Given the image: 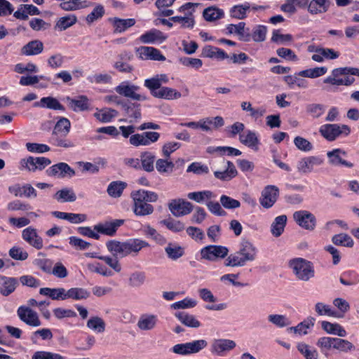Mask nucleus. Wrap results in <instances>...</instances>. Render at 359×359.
I'll list each match as a JSON object with an SVG mask.
<instances>
[{
  "label": "nucleus",
  "instance_id": "f257e3e1",
  "mask_svg": "<svg viewBox=\"0 0 359 359\" xmlns=\"http://www.w3.org/2000/svg\"><path fill=\"white\" fill-rule=\"evenodd\" d=\"M149 246V244L147 242L137 238L130 239L125 242L111 240L106 243L108 251L117 258H123L131 254L134 256L137 255L142 248Z\"/></svg>",
  "mask_w": 359,
  "mask_h": 359
},
{
  "label": "nucleus",
  "instance_id": "f03ea898",
  "mask_svg": "<svg viewBox=\"0 0 359 359\" xmlns=\"http://www.w3.org/2000/svg\"><path fill=\"white\" fill-rule=\"evenodd\" d=\"M131 197L133 200V212L135 215L141 217L149 215L154 212V208L149 203L156 202L158 198L156 193L143 189L133 191Z\"/></svg>",
  "mask_w": 359,
  "mask_h": 359
},
{
  "label": "nucleus",
  "instance_id": "7ed1b4c3",
  "mask_svg": "<svg viewBox=\"0 0 359 359\" xmlns=\"http://www.w3.org/2000/svg\"><path fill=\"white\" fill-rule=\"evenodd\" d=\"M257 248L248 240H242L238 251L231 254L225 259L226 266H243L248 262H252L257 257Z\"/></svg>",
  "mask_w": 359,
  "mask_h": 359
},
{
  "label": "nucleus",
  "instance_id": "20e7f679",
  "mask_svg": "<svg viewBox=\"0 0 359 359\" xmlns=\"http://www.w3.org/2000/svg\"><path fill=\"white\" fill-rule=\"evenodd\" d=\"M293 272L299 280L305 282L315 276L313 264L303 258L293 259Z\"/></svg>",
  "mask_w": 359,
  "mask_h": 359
},
{
  "label": "nucleus",
  "instance_id": "39448f33",
  "mask_svg": "<svg viewBox=\"0 0 359 359\" xmlns=\"http://www.w3.org/2000/svg\"><path fill=\"white\" fill-rule=\"evenodd\" d=\"M207 345L208 343L205 340L199 339L184 344H177L172 346V351L175 354L186 355L198 353Z\"/></svg>",
  "mask_w": 359,
  "mask_h": 359
},
{
  "label": "nucleus",
  "instance_id": "423d86ee",
  "mask_svg": "<svg viewBox=\"0 0 359 359\" xmlns=\"http://www.w3.org/2000/svg\"><path fill=\"white\" fill-rule=\"evenodd\" d=\"M229 249L222 245H208L201 250V259L211 262L222 259L228 255Z\"/></svg>",
  "mask_w": 359,
  "mask_h": 359
},
{
  "label": "nucleus",
  "instance_id": "0eeeda50",
  "mask_svg": "<svg viewBox=\"0 0 359 359\" xmlns=\"http://www.w3.org/2000/svg\"><path fill=\"white\" fill-rule=\"evenodd\" d=\"M19 319L31 327H39L41 325L38 313L29 306H20L17 310Z\"/></svg>",
  "mask_w": 359,
  "mask_h": 359
},
{
  "label": "nucleus",
  "instance_id": "6e6552de",
  "mask_svg": "<svg viewBox=\"0 0 359 359\" xmlns=\"http://www.w3.org/2000/svg\"><path fill=\"white\" fill-rule=\"evenodd\" d=\"M350 131V128L346 125L339 126L337 124H325L320 128L322 136L329 141H334L342 133L348 135Z\"/></svg>",
  "mask_w": 359,
  "mask_h": 359
},
{
  "label": "nucleus",
  "instance_id": "1a4fd4ad",
  "mask_svg": "<svg viewBox=\"0 0 359 359\" xmlns=\"http://www.w3.org/2000/svg\"><path fill=\"white\" fill-rule=\"evenodd\" d=\"M293 219L297 224L304 229L311 231L316 228V217L307 210L296 211L293 213Z\"/></svg>",
  "mask_w": 359,
  "mask_h": 359
},
{
  "label": "nucleus",
  "instance_id": "9d476101",
  "mask_svg": "<svg viewBox=\"0 0 359 359\" xmlns=\"http://www.w3.org/2000/svg\"><path fill=\"white\" fill-rule=\"evenodd\" d=\"M139 90L140 87L138 86L130 85L126 82L121 83L115 88L117 93L124 97L137 101L146 100L147 97L145 95L137 93Z\"/></svg>",
  "mask_w": 359,
  "mask_h": 359
},
{
  "label": "nucleus",
  "instance_id": "9b49d317",
  "mask_svg": "<svg viewBox=\"0 0 359 359\" xmlns=\"http://www.w3.org/2000/svg\"><path fill=\"white\" fill-rule=\"evenodd\" d=\"M51 163V161L46 157H32L22 159L20 165L29 171L34 172L36 170H41Z\"/></svg>",
  "mask_w": 359,
  "mask_h": 359
},
{
  "label": "nucleus",
  "instance_id": "f8f14e48",
  "mask_svg": "<svg viewBox=\"0 0 359 359\" xmlns=\"http://www.w3.org/2000/svg\"><path fill=\"white\" fill-rule=\"evenodd\" d=\"M124 224L123 219H112L100 222L94 226V230L99 233L109 236L116 234L118 229Z\"/></svg>",
  "mask_w": 359,
  "mask_h": 359
},
{
  "label": "nucleus",
  "instance_id": "ddd939ff",
  "mask_svg": "<svg viewBox=\"0 0 359 359\" xmlns=\"http://www.w3.org/2000/svg\"><path fill=\"white\" fill-rule=\"evenodd\" d=\"M279 194L278 189L273 185L266 186L262 191V195L259 198L260 204L264 208H271L276 203Z\"/></svg>",
  "mask_w": 359,
  "mask_h": 359
},
{
  "label": "nucleus",
  "instance_id": "4468645a",
  "mask_svg": "<svg viewBox=\"0 0 359 359\" xmlns=\"http://www.w3.org/2000/svg\"><path fill=\"white\" fill-rule=\"evenodd\" d=\"M168 208L174 216L181 217L189 214L193 210V205L184 200H172L168 204Z\"/></svg>",
  "mask_w": 359,
  "mask_h": 359
},
{
  "label": "nucleus",
  "instance_id": "2eb2a0df",
  "mask_svg": "<svg viewBox=\"0 0 359 359\" xmlns=\"http://www.w3.org/2000/svg\"><path fill=\"white\" fill-rule=\"evenodd\" d=\"M48 176L58 178L72 177L75 175V171L66 163L55 164L46 170Z\"/></svg>",
  "mask_w": 359,
  "mask_h": 359
},
{
  "label": "nucleus",
  "instance_id": "dca6fc26",
  "mask_svg": "<svg viewBox=\"0 0 359 359\" xmlns=\"http://www.w3.org/2000/svg\"><path fill=\"white\" fill-rule=\"evenodd\" d=\"M236 346V342L231 339H215L211 344V352L217 355L222 356L226 352L233 350Z\"/></svg>",
  "mask_w": 359,
  "mask_h": 359
},
{
  "label": "nucleus",
  "instance_id": "f3484780",
  "mask_svg": "<svg viewBox=\"0 0 359 359\" xmlns=\"http://www.w3.org/2000/svg\"><path fill=\"white\" fill-rule=\"evenodd\" d=\"M198 5L199 4L197 3L189 2L179 8V12L184 13V20L182 22V27L191 29L194 27L195 25V20L193 13L194 11V8Z\"/></svg>",
  "mask_w": 359,
  "mask_h": 359
},
{
  "label": "nucleus",
  "instance_id": "a211bd4d",
  "mask_svg": "<svg viewBox=\"0 0 359 359\" xmlns=\"http://www.w3.org/2000/svg\"><path fill=\"white\" fill-rule=\"evenodd\" d=\"M168 82V77L166 74H156L152 78L145 79L144 86L149 90L151 95L155 97V95L158 93V90L162 88L161 85Z\"/></svg>",
  "mask_w": 359,
  "mask_h": 359
},
{
  "label": "nucleus",
  "instance_id": "6ab92c4d",
  "mask_svg": "<svg viewBox=\"0 0 359 359\" xmlns=\"http://www.w3.org/2000/svg\"><path fill=\"white\" fill-rule=\"evenodd\" d=\"M329 163L334 166H345L352 168L353 164L344 159L346 156V152L341 149H335L327 153Z\"/></svg>",
  "mask_w": 359,
  "mask_h": 359
},
{
  "label": "nucleus",
  "instance_id": "aec40b11",
  "mask_svg": "<svg viewBox=\"0 0 359 359\" xmlns=\"http://www.w3.org/2000/svg\"><path fill=\"white\" fill-rule=\"evenodd\" d=\"M323 163V160L318 156L305 157L298 162L297 168L300 172L309 173L313 170L315 166H319Z\"/></svg>",
  "mask_w": 359,
  "mask_h": 359
},
{
  "label": "nucleus",
  "instance_id": "412c9836",
  "mask_svg": "<svg viewBox=\"0 0 359 359\" xmlns=\"http://www.w3.org/2000/svg\"><path fill=\"white\" fill-rule=\"evenodd\" d=\"M137 53L142 60H165V57L161 54V51L154 47L141 46L137 49Z\"/></svg>",
  "mask_w": 359,
  "mask_h": 359
},
{
  "label": "nucleus",
  "instance_id": "4be33fe9",
  "mask_svg": "<svg viewBox=\"0 0 359 359\" xmlns=\"http://www.w3.org/2000/svg\"><path fill=\"white\" fill-rule=\"evenodd\" d=\"M18 285V280L15 278L0 276V294L8 297L12 294Z\"/></svg>",
  "mask_w": 359,
  "mask_h": 359
},
{
  "label": "nucleus",
  "instance_id": "5701e85b",
  "mask_svg": "<svg viewBox=\"0 0 359 359\" xmlns=\"http://www.w3.org/2000/svg\"><path fill=\"white\" fill-rule=\"evenodd\" d=\"M22 236L25 241L37 250H40L43 248V240L37 234L35 229L32 227L25 229L22 231Z\"/></svg>",
  "mask_w": 359,
  "mask_h": 359
},
{
  "label": "nucleus",
  "instance_id": "b1692460",
  "mask_svg": "<svg viewBox=\"0 0 359 359\" xmlns=\"http://www.w3.org/2000/svg\"><path fill=\"white\" fill-rule=\"evenodd\" d=\"M334 72L335 69L332 72V75L324 80V83L335 86H351L355 81V79L351 76V74L335 75Z\"/></svg>",
  "mask_w": 359,
  "mask_h": 359
},
{
  "label": "nucleus",
  "instance_id": "393cba45",
  "mask_svg": "<svg viewBox=\"0 0 359 359\" xmlns=\"http://www.w3.org/2000/svg\"><path fill=\"white\" fill-rule=\"evenodd\" d=\"M8 191L14 194L15 196L35 198L36 197V191L33 187L27 184L22 187L20 185H14L8 188Z\"/></svg>",
  "mask_w": 359,
  "mask_h": 359
},
{
  "label": "nucleus",
  "instance_id": "a878e982",
  "mask_svg": "<svg viewBox=\"0 0 359 359\" xmlns=\"http://www.w3.org/2000/svg\"><path fill=\"white\" fill-rule=\"evenodd\" d=\"M167 39V36L162 32L156 29L151 30L143 34L140 40L144 43H154L155 42L162 43Z\"/></svg>",
  "mask_w": 359,
  "mask_h": 359
},
{
  "label": "nucleus",
  "instance_id": "bb28decb",
  "mask_svg": "<svg viewBox=\"0 0 359 359\" xmlns=\"http://www.w3.org/2000/svg\"><path fill=\"white\" fill-rule=\"evenodd\" d=\"M331 5L330 0H311L308 6L311 14L318 15L326 13Z\"/></svg>",
  "mask_w": 359,
  "mask_h": 359
},
{
  "label": "nucleus",
  "instance_id": "cd10ccee",
  "mask_svg": "<svg viewBox=\"0 0 359 359\" xmlns=\"http://www.w3.org/2000/svg\"><path fill=\"white\" fill-rule=\"evenodd\" d=\"M157 320V316L155 315L143 314L140 317L137 326L142 331L151 330L155 328Z\"/></svg>",
  "mask_w": 359,
  "mask_h": 359
},
{
  "label": "nucleus",
  "instance_id": "c85d7f7f",
  "mask_svg": "<svg viewBox=\"0 0 359 359\" xmlns=\"http://www.w3.org/2000/svg\"><path fill=\"white\" fill-rule=\"evenodd\" d=\"M240 142L248 147L255 150H258L259 144V139L256 133L252 130H247L243 134L239 135Z\"/></svg>",
  "mask_w": 359,
  "mask_h": 359
},
{
  "label": "nucleus",
  "instance_id": "c756f323",
  "mask_svg": "<svg viewBox=\"0 0 359 359\" xmlns=\"http://www.w3.org/2000/svg\"><path fill=\"white\" fill-rule=\"evenodd\" d=\"M226 169L223 171H215L214 175L217 179L222 181H229L238 174L235 165L231 161L226 162Z\"/></svg>",
  "mask_w": 359,
  "mask_h": 359
},
{
  "label": "nucleus",
  "instance_id": "7c9ffc66",
  "mask_svg": "<svg viewBox=\"0 0 359 359\" xmlns=\"http://www.w3.org/2000/svg\"><path fill=\"white\" fill-rule=\"evenodd\" d=\"M245 23L241 22L237 25L231 24L227 27V30L229 34H237L239 36L240 40L244 41H250L251 40V34L249 32V29H247V32L245 29Z\"/></svg>",
  "mask_w": 359,
  "mask_h": 359
},
{
  "label": "nucleus",
  "instance_id": "2f4dec72",
  "mask_svg": "<svg viewBox=\"0 0 359 359\" xmlns=\"http://www.w3.org/2000/svg\"><path fill=\"white\" fill-rule=\"evenodd\" d=\"M65 100L68 102L69 107L74 111H85L89 107L88 98L83 95L79 96L78 99H72L67 96Z\"/></svg>",
  "mask_w": 359,
  "mask_h": 359
},
{
  "label": "nucleus",
  "instance_id": "473e14b6",
  "mask_svg": "<svg viewBox=\"0 0 359 359\" xmlns=\"http://www.w3.org/2000/svg\"><path fill=\"white\" fill-rule=\"evenodd\" d=\"M43 50V43L39 40H33L25 45L21 52L25 55H36L40 54Z\"/></svg>",
  "mask_w": 359,
  "mask_h": 359
},
{
  "label": "nucleus",
  "instance_id": "72a5a7b5",
  "mask_svg": "<svg viewBox=\"0 0 359 359\" xmlns=\"http://www.w3.org/2000/svg\"><path fill=\"white\" fill-rule=\"evenodd\" d=\"M90 294V292L82 287H72L67 291L65 289L64 300L67 298L74 300L86 299Z\"/></svg>",
  "mask_w": 359,
  "mask_h": 359
},
{
  "label": "nucleus",
  "instance_id": "f704fd0d",
  "mask_svg": "<svg viewBox=\"0 0 359 359\" xmlns=\"http://www.w3.org/2000/svg\"><path fill=\"white\" fill-rule=\"evenodd\" d=\"M287 217L284 215L278 216L271 225V233L275 237H279L284 231Z\"/></svg>",
  "mask_w": 359,
  "mask_h": 359
},
{
  "label": "nucleus",
  "instance_id": "c9c22d12",
  "mask_svg": "<svg viewBox=\"0 0 359 359\" xmlns=\"http://www.w3.org/2000/svg\"><path fill=\"white\" fill-rule=\"evenodd\" d=\"M115 33H121L128 28L133 27L135 24V20L133 18L121 19L114 18L112 20Z\"/></svg>",
  "mask_w": 359,
  "mask_h": 359
},
{
  "label": "nucleus",
  "instance_id": "e433bc0d",
  "mask_svg": "<svg viewBox=\"0 0 359 359\" xmlns=\"http://www.w3.org/2000/svg\"><path fill=\"white\" fill-rule=\"evenodd\" d=\"M146 273L144 271H136L133 272L128 278V285L133 288H138L146 282Z\"/></svg>",
  "mask_w": 359,
  "mask_h": 359
},
{
  "label": "nucleus",
  "instance_id": "4c0bfd02",
  "mask_svg": "<svg viewBox=\"0 0 359 359\" xmlns=\"http://www.w3.org/2000/svg\"><path fill=\"white\" fill-rule=\"evenodd\" d=\"M175 316L185 326L194 328H197L201 326V323L193 315H190L186 312L176 313Z\"/></svg>",
  "mask_w": 359,
  "mask_h": 359
},
{
  "label": "nucleus",
  "instance_id": "58836bf2",
  "mask_svg": "<svg viewBox=\"0 0 359 359\" xmlns=\"http://www.w3.org/2000/svg\"><path fill=\"white\" fill-rule=\"evenodd\" d=\"M34 105L41 106V107H46L54 110H65L64 106L62 105L56 98L53 97H42L40 100V104L36 102Z\"/></svg>",
  "mask_w": 359,
  "mask_h": 359
},
{
  "label": "nucleus",
  "instance_id": "ea45409f",
  "mask_svg": "<svg viewBox=\"0 0 359 359\" xmlns=\"http://www.w3.org/2000/svg\"><path fill=\"white\" fill-rule=\"evenodd\" d=\"M322 327L326 332L337 334L339 337H344L347 334L346 330L337 323H331L327 321H323Z\"/></svg>",
  "mask_w": 359,
  "mask_h": 359
},
{
  "label": "nucleus",
  "instance_id": "a19ab883",
  "mask_svg": "<svg viewBox=\"0 0 359 359\" xmlns=\"http://www.w3.org/2000/svg\"><path fill=\"white\" fill-rule=\"evenodd\" d=\"M54 198L59 202H74L76 200V196L72 189L65 188L57 191Z\"/></svg>",
  "mask_w": 359,
  "mask_h": 359
},
{
  "label": "nucleus",
  "instance_id": "79ce46f5",
  "mask_svg": "<svg viewBox=\"0 0 359 359\" xmlns=\"http://www.w3.org/2000/svg\"><path fill=\"white\" fill-rule=\"evenodd\" d=\"M71 123L67 118L61 117L56 123L53 133H60L61 137L67 136L70 131Z\"/></svg>",
  "mask_w": 359,
  "mask_h": 359
},
{
  "label": "nucleus",
  "instance_id": "37998d69",
  "mask_svg": "<svg viewBox=\"0 0 359 359\" xmlns=\"http://www.w3.org/2000/svg\"><path fill=\"white\" fill-rule=\"evenodd\" d=\"M223 10L216 6H210L203 11V15L206 21L212 22L224 16Z\"/></svg>",
  "mask_w": 359,
  "mask_h": 359
},
{
  "label": "nucleus",
  "instance_id": "c03bdc74",
  "mask_svg": "<svg viewBox=\"0 0 359 359\" xmlns=\"http://www.w3.org/2000/svg\"><path fill=\"white\" fill-rule=\"evenodd\" d=\"M127 184L121 181H114L111 182L107 187L108 194L113 198H118L121 196Z\"/></svg>",
  "mask_w": 359,
  "mask_h": 359
},
{
  "label": "nucleus",
  "instance_id": "a18cd8bd",
  "mask_svg": "<svg viewBox=\"0 0 359 359\" xmlns=\"http://www.w3.org/2000/svg\"><path fill=\"white\" fill-rule=\"evenodd\" d=\"M39 294L50 297L53 300L60 299L64 300L65 288L42 287L39 290Z\"/></svg>",
  "mask_w": 359,
  "mask_h": 359
},
{
  "label": "nucleus",
  "instance_id": "49530a36",
  "mask_svg": "<svg viewBox=\"0 0 359 359\" xmlns=\"http://www.w3.org/2000/svg\"><path fill=\"white\" fill-rule=\"evenodd\" d=\"M181 96L182 95L180 92L168 87H162L158 90V93L155 95V97L165 100H177L180 98Z\"/></svg>",
  "mask_w": 359,
  "mask_h": 359
},
{
  "label": "nucleus",
  "instance_id": "de8ad7c7",
  "mask_svg": "<svg viewBox=\"0 0 359 359\" xmlns=\"http://www.w3.org/2000/svg\"><path fill=\"white\" fill-rule=\"evenodd\" d=\"M122 108L129 118L134 120H137L141 118L140 104L127 102L126 104H122Z\"/></svg>",
  "mask_w": 359,
  "mask_h": 359
},
{
  "label": "nucleus",
  "instance_id": "09e8293b",
  "mask_svg": "<svg viewBox=\"0 0 359 359\" xmlns=\"http://www.w3.org/2000/svg\"><path fill=\"white\" fill-rule=\"evenodd\" d=\"M118 112L115 109L105 108L95 113L94 116L97 120L103 123L110 122L112 118L116 117Z\"/></svg>",
  "mask_w": 359,
  "mask_h": 359
},
{
  "label": "nucleus",
  "instance_id": "8fccbe9b",
  "mask_svg": "<svg viewBox=\"0 0 359 359\" xmlns=\"http://www.w3.org/2000/svg\"><path fill=\"white\" fill-rule=\"evenodd\" d=\"M215 196L211 191H202L190 192L188 194L187 197L190 200H193L198 203H203L205 200H209L214 198Z\"/></svg>",
  "mask_w": 359,
  "mask_h": 359
},
{
  "label": "nucleus",
  "instance_id": "3c124183",
  "mask_svg": "<svg viewBox=\"0 0 359 359\" xmlns=\"http://www.w3.org/2000/svg\"><path fill=\"white\" fill-rule=\"evenodd\" d=\"M160 223L165 226L169 230L175 233L182 231L185 228L183 222L179 220H175L171 217L163 219Z\"/></svg>",
  "mask_w": 359,
  "mask_h": 359
},
{
  "label": "nucleus",
  "instance_id": "603ef678",
  "mask_svg": "<svg viewBox=\"0 0 359 359\" xmlns=\"http://www.w3.org/2000/svg\"><path fill=\"white\" fill-rule=\"evenodd\" d=\"M268 320L278 327H284L290 324V318L285 315L270 314L268 316Z\"/></svg>",
  "mask_w": 359,
  "mask_h": 359
},
{
  "label": "nucleus",
  "instance_id": "864d4df0",
  "mask_svg": "<svg viewBox=\"0 0 359 359\" xmlns=\"http://www.w3.org/2000/svg\"><path fill=\"white\" fill-rule=\"evenodd\" d=\"M297 348L306 359H318V353L314 348L304 343L298 344Z\"/></svg>",
  "mask_w": 359,
  "mask_h": 359
},
{
  "label": "nucleus",
  "instance_id": "5fc2aeb1",
  "mask_svg": "<svg viewBox=\"0 0 359 359\" xmlns=\"http://www.w3.org/2000/svg\"><path fill=\"white\" fill-rule=\"evenodd\" d=\"M87 327L90 330L101 333L105 330V323L100 317H92L88 320Z\"/></svg>",
  "mask_w": 359,
  "mask_h": 359
},
{
  "label": "nucleus",
  "instance_id": "6e6d98bb",
  "mask_svg": "<svg viewBox=\"0 0 359 359\" xmlns=\"http://www.w3.org/2000/svg\"><path fill=\"white\" fill-rule=\"evenodd\" d=\"M174 166V163L172 161H168V158H159L156 162V168L160 173H171Z\"/></svg>",
  "mask_w": 359,
  "mask_h": 359
},
{
  "label": "nucleus",
  "instance_id": "4d7b16f0",
  "mask_svg": "<svg viewBox=\"0 0 359 359\" xmlns=\"http://www.w3.org/2000/svg\"><path fill=\"white\" fill-rule=\"evenodd\" d=\"M76 17L74 15H69L62 18H60L55 25V27L60 29V30H65L69 27L72 26L76 22Z\"/></svg>",
  "mask_w": 359,
  "mask_h": 359
},
{
  "label": "nucleus",
  "instance_id": "13d9d810",
  "mask_svg": "<svg viewBox=\"0 0 359 359\" xmlns=\"http://www.w3.org/2000/svg\"><path fill=\"white\" fill-rule=\"evenodd\" d=\"M334 244L351 248L353 245V241L350 236L346 233L334 235L332 239Z\"/></svg>",
  "mask_w": 359,
  "mask_h": 359
},
{
  "label": "nucleus",
  "instance_id": "bf43d9fd",
  "mask_svg": "<svg viewBox=\"0 0 359 359\" xmlns=\"http://www.w3.org/2000/svg\"><path fill=\"white\" fill-rule=\"evenodd\" d=\"M327 69L325 67H315L313 69H309L301 71L298 73V76L309 78H317L324 75L327 72Z\"/></svg>",
  "mask_w": 359,
  "mask_h": 359
},
{
  "label": "nucleus",
  "instance_id": "052dcab7",
  "mask_svg": "<svg viewBox=\"0 0 359 359\" xmlns=\"http://www.w3.org/2000/svg\"><path fill=\"white\" fill-rule=\"evenodd\" d=\"M155 156L150 152H145L141 156V163L143 169L147 172L154 170Z\"/></svg>",
  "mask_w": 359,
  "mask_h": 359
},
{
  "label": "nucleus",
  "instance_id": "680f3d73",
  "mask_svg": "<svg viewBox=\"0 0 359 359\" xmlns=\"http://www.w3.org/2000/svg\"><path fill=\"white\" fill-rule=\"evenodd\" d=\"M353 344L348 340L341 338H335L333 348L340 352H348L354 349Z\"/></svg>",
  "mask_w": 359,
  "mask_h": 359
},
{
  "label": "nucleus",
  "instance_id": "e2e57ef3",
  "mask_svg": "<svg viewBox=\"0 0 359 359\" xmlns=\"http://www.w3.org/2000/svg\"><path fill=\"white\" fill-rule=\"evenodd\" d=\"M250 8V4L236 5L231 8L230 11L231 16L237 19H244L246 17V12Z\"/></svg>",
  "mask_w": 359,
  "mask_h": 359
},
{
  "label": "nucleus",
  "instance_id": "0e129e2a",
  "mask_svg": "<svg viewBox=\"0 0 359 359\" xmlns=\"http://www.w3.org/2000/svg\"><path fill=\"white\" fill-rule=\"evenodd\" d=\"M315 319L313 318H308L307 320L302 322L295 327H293L294 334L299 335L307 334V330L314 325Z\"/></svg>",
  "mask_w": 359,
  "mask_h": 359
},
{
  "label": "nucleus",
  "instance_id": "69168bd1",
  "mask_svg": "<svg viewBox=\"0 0 359 359\" xmlns=\"http://www.w3.org/2000/svg\"><path fill=\"white\" fill-rule=\"evenodd\" d=\"M165 251L168 257L173 260L177 259L184 255V249L182 247L170 243L165 248Z\"/></svg>",
  "mask_w": 359,
  "mask_h": 359
},
{
  "label": "nucleus",
  "instance_id": "338daca9",
  "mask_svg": "<svg viewBox=\"0 0 359 359\" xmlns=\"http://www.w3.org/2000/svg\"><path fill=\"white\" fill-rule=\"evenodd\" d=\"M295 146L302 151L309 152L313 149V144L306 139L297 136L293 140Z\"/></svg>",
  "mask_w": 359,
  "mask_h": 359
},
{
  "label": "nucleus",
  "instance_id": "774afa93",
  "mask_svg": "<svg viewBox=\"0 0 359 359\" xmlns=\"http://www.w3.org/2000/svg\"><path fill=\"white\" fill-rule=\"evenodd\" d=\"M104 14V8L103 6L98 4L97 5L93 11L89 13L86 20L88 24L93 23L94 21L101 18Z\"/></svg>",
  "mask_w": 359,
  "mask_h": 359
}]
</instances>
